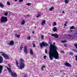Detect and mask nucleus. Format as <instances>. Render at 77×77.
<instances>
[{"label":"nucleus","mask_w":77,"mask_h":77,"mask_svg":"<svg viewBox=\"0 0 77 77\" xmlns=\"http://www.w3.org/2000/svg\"><path fill=\"white\" fill-rule=\"evenodd\" d=\"M62 70H60V72H62Z\"/></svg>","instance_id":"nucleus-52"},{"label":"nucleus","mask_w":77,"mask_h":77,"mask_svg":"<svg viewBox=\"0 0 77 77\" xmlns=\"http://www.w3.org/2000/svg\"><path fill=\"white\" fill-rule=\"evenodd\" d=\"M61 53H64V51H61Z\"/></svg>","instance_id":"nucleus-45"},{"label":"nucleus","mask_w":77,"mask_h":77,"mask_svg":"<svg viewBox=\"0 0 77 77\" xmlns=\"http://www.w3.org/2000/svg\"><path fill=\"white\" fill-rule=\"evenodd\" d=\"M56 22H54L53 24V25L56 26Z\"/></svg>","instance_id":"nucleus-41"},{"label":"nucleus","mask_w":77,"mask_h":77,"mask_svg":"<svg viewBox=\"0 0 77 77\" xmlns=\"http://www.w3.org/2000/svg\"><path fill=\"white\" fill-rule=\"evenodd\" d=\"M75 35H76V33H75Z\"/></svg>","instance_id":"nucleus-57"},{"label":"nucleus","mask_w":77,"mask_h":77,"mask_svg":"<svg viewBox=\"0 0 77 77\" xmlns=\"http://www.w3.org/2000/svg\"><path fill=\"white\" fill-rule=\"evenodd\" d=\"M67 42V41L65 40V41H61V42H62V43H63L64 42Z\"/></svg>","instance_id":"nucleus-28"},{"label":"nucleus","mask_w":77,"mask_h":77,"mask_svg":"<svg viewBox=\"0 0 77 77\" xmlns=\"http://www.w3.org/2000/svg\"><path fill=\"white\" fill-rule=\"evenodd\" d=\"M45 22H46L45 20H43L42 23V26H44V24H45Z\"/></svg>","instance_id":"nucleus-13"},{"label":"nucleus","mask_w":77,"mask_h":77,"mask_svg":"<svg viewBox=\"0 0 77 77\" xmlns=\"http://www.w3.org/2000/svg\"><path fill=\"white\" fill-rule=\"evenodd\" d=\"M2 71H3V66L0 65V74H2Z\"/></svg>","instance_id":"nucleus-11"},{"label":"nucleus","mask_w":77,"mask_h":77,"mask_svg":"<svg viewBox=\"0 0 77 77\" xmlns=\"http://www.w3.org/2000/svg\"><path fill=\"white\" fill-rule=\"evenodd\" d=\"M40 45L41 48H43V47H47L48 45L46 43H45L44 42H43L42 43H41L40 44Z\"/></svg>","instance_id":"nucleus-5"},{"label":"nucleus","mask_w":77,"mask_h":77,"mask_svg":"<svg viewBox=\"0 0 77 77\" xmlns=\"http://www.w3.org/2000/svg\"><path fill=\"white\" fill-rule=\"evenodd\" d=\"M20 66H18V64H19L18 62L16 60L17 66V67H18L20 69H23V68H24V66H25V64L24 63V60H23V59L22 58L20 59Z\"/></svg>","instance_id":"nucleus-2"},{"label":"nucleus","mask_w":77,"mask_h":77,"mask_svg":"<svg viewBox=\"0 0 77 77\" xmlns=\"http://www.w3.org/2000/svg\"><path fill=\"white\" fill-rule=\"evenodd\" d=\"M41 69L42 70V71H43V70H44V68H43V67H42L41 68Z\"/></svg>","instance_id":"nucleus-46"},{"label":"nucleus","mask_w":77,"mask_h":77,"mask_svg":"<svg viewBox=\"0 0 77 77\" xmlns=\"http://www.w3.org/2000/svg\"><path fill=\"white\" fill-rule=\"evenodd\" d=\"M16 37L19 38L20 37V35H17V36Z\"/></svg>","instance_id":"nucleus-42"},{"label":"nucleus","mask_w":77,"mask_h":77,"mask_svg":"<svg viewBox=\"0 0 77 77\" xmlns=\"http://www.w3.org/2000/svg\"><path fill=\"white\" fill-rule=\"evenodd\" d=\"M21 25H23L25 24V21L24 20H23L22 21L21 23Z\"/></svg>","instance_id":"nucleus-19"},{"label":"nucleus","mask_w":77,"mask_h":77,"mask_svg":"<svg viewBox=\"0 0 77 77\" xmlns=\"http://www.w3.org/2000/svg\"><path fill=\"white\" fill-rule=\"evenodd\" d=\"M41 38L42 39H44V35H42Z\"/></svg>","instance_id":"nucleus-35"},{"label":"nucleus","mask_w":77,"mask_h":77,"mask_svg":"<svg viewBox=\"0 0 77 77\" xmlns=\"http://www.w3.org/2000/svg\"><path fill=\"white\" fill-rule=\"evenodd\" d=\"M8 14V13L7 12H5V13L4 14V15L5 16H7Z\"/></svg>","instance_id":"nucleus-23"},{"label":"nucleus","mask_w":77,"mask_h":77,"mask_svg":"<svg viewBox=\"0 0 77 77\" xmlns=\"http://www.w3.org/2000/svg\"><path fill=\"white\" fill-rule=\"evenodd\" d=\"M45 53H46V54H47V53H48L47 50V49H46L45 50Z\"/></svg>","instance_id":"nucleus-32"},{"label":"nucleus","mask_w":77,"mask_h":77,"mask_svg":"<svg viewBox=\"0 0 77 77\" xmlns=\"http://www.w3.org/2000/svg\"><path fill=\"white\" fill-rule=\"evenodd\" d=\"M63 13H65V12L64 11H62V13L63 14Z\"/></svg>","instance_id":"nucleus-51"},{"label":"nucleus","mask_w":77,"mask_h":77,"mask_svg":"<svg viewBox=\"0 0 77 77\" xmlns=\"http://www.w3.org/2000/svg\"><path fill=\"white\" fill-rule=\"evenodd\" d=\"M7 4L9 6L11 5V3H10V2H9L8 1L7 2Z\"/></svg>","instance_id":"nucleus-26"},{"label":"nucleus","mask_w":77,"mask_h":77,"mask_svg":"<svg viewBox=\"0 0 77 77\" xmlns=\"http://www.w3.org/2000/svg\"><path fill=\"white\" fill-rule=\"evenodd\" d=\"M17 35H17V32H16L14 34L15 36V37H17Z\"/></svg>","instance_id":"nucleus-30"},{"label":"nucleus","mask_w":77,"mask_h":77,"mask_svg":"<svg viewBox=\"0 0 77 77\" xmlns=\"http://www.w3.org/2000/svg\"><path fill=\"white\" fill-rule=\"evenodd\" d=\"M23 2V0H19V2Z\"/></svg>","instance_id":"nucleus-38"},{"label":"nucleus","mask_w":77,"mask_h":77,"mask_svg":"<svg viewBox=\"0 0 77 77\" xmlns=\"http://www.w3.org/2000/svg\"><path fill=\"white\" fill-rule=\"evenodd\" d=\"M65 26H66V24L65 23L64 24Z\"/></svg>","instance_id":"nucleus-50"},{"label":"nucleus","mask_w":77,"mask_h":77,"mask_svg":"<svg viewBox=\"0 0 77 77\" xmlns=\"http://www.w3.org/2000/svg\"><path fill=\"white\" fill-rule=\"evenodd\" d=\"M18 0H15V2H17Z\"/></svg>","instance_id":"nucleus-53"},{"label":"nucleus","mask_w":77,"mask_h":77,"mask_svg":"<svg viewBox=\"0 0 77 77\" xmlns=\"http://www.w3.org/2000/svg\"><path fill=\"white\" fill-rule=\"evenodd\" d=\"M3 57L0 56V63H3Z\"/></svg>","instance_id":"nucleus-12"},{"label":"nucleus","mask_w":77,"mask_h":77,"mask_svg":"<svg viewBox=\"0 0 77 77\" xmlns=\"http://www.w3.org/2000/svg\"><path fill=\"white\" fill-rule=\"evenodd\" d=\"M54 9V7H53V6H51V8L49 9V10L51 11H53V10Z\"/></svg>","instance_id":"nucleus-15"},{"label":"nucleus","mask_w":77,"mask_h":77,"mask_svg":"<svg viewBox=\"0 0 77 77\" xmlns=\"http://www.w3.org/2000/svg\"><path fill=\"white\" fill-rule=\"evenodd\" d=\"M42 68H45V66H42Z\"/></svg>","instance_id":"nucleus-44"},{"label":"nucleus","mask_w":77,"mask_h":77,"mask_svg":"<svg viewBox=\"0 0 77 77\" xmlns=\"http://www.w3.org/2000/svg\"><path fill=\"white\" fill-rule=\"evenodd\" d=\"M68 23V22H65V24H67Z\"/></svg>","instance_id":"nucleus-47"},{"label":"nucleus","mask_w":77,"mask_h":77,"mask_svg":"<svg viewBox=\"0 0 77 77\" xmlns=\"http://www.w3.org/2000/svg\"><path fill=\"white\" fill-rule=\"evenodd\" d=\"M75 59L76 61L77 62V55H76L75 57Z\"/></svg>","instance_id":"nucleus-36"},{"label":"nucleus","mask_w":77,"mask_h":77,"mask_svg":"<svg viewBox=\"0 0 77 77\" xmlns=\"http://www.w3.org/2000/svg\"><path fill=\"white\" fill-rule=\"evenodd\" d=\"M53 30L54 32H57V28H56V27H54L53 28Z\"/></svg>","instance_id":"nucleus-18"},{"label":"nucleus","mask_w":77,"mask_h":77,"mask_svg":"<svg viewBox=\"0 0 77 77\" xmlns=\"http://www.w3.org/2000/svg\"><path fill=\"white\" fill-rule=\"evenodd\" d=\"M57 47L55 45V43L50 45L49 47V56L50 60H53V58L54 57L55 59H59V54L57 51Z\"/></svg>","instance_id":"nucleus-1"},{"label":"nucleus","mask_w":77,"mask_h":77,"mask_svg":"<svg viewBox=\"0 0 77 77\" xmlns=\"http://www.w3.org/2000/svg\"><path fill=\"white\" fill-rule=\"evenodd\" d=\"M46 57H47V56H45L43 57V58L44 59H46Z\"/></svg>","instance_id":"nucleus-33"},{"label":"nucleus","mask_w":77,"mask_h":77,"mask_svg":"<svg viewBox=\"0 0 77 77\" xmlns=\"http://www.w3.org/2000/svg\"><path fill=\"white\" fill-rule=\"evenodd\" d=\"M3 56L6 59H9V56L7 54H5V53H3L2 54Z\"/></svg>","instance_id":"nucleus-6"},{"label":"nucleus","mask_w":77,"mask_h":77,"mask_svg":"<svg viewBox=\"0 0 77 77\" xmlns=\"http://www.w3.org/2000/svg\"><path fill=\"white\" fill-rule=\"evenodd\" d=\"M28 39H29V40H30V36H29L27 38Z\"/></svg>","instance_id":"nucleus-40"},{"label":"nucleus","mask_w":77,"mask_h":77,"mask_svg":"<svg viewBox=\"0 0 77 77\" xmlns=\"http://www.w3.org/2000/svg\"><path fill=\"white\" fill-rule=\"evenodd\" d=\"M65 66H68V67H71V65L69 63L66 62L65 64Z\"/></svg>","instance_id":"nucleus-8"},{"label":"nucleus","mask_w":77,"mask_h":77,"mask_svg":"<svg viewBox=\"0 0 77 77\" xmlns=\"http://www.w3.org/2000/svg\"><path fill=\"white\" fill-rule=\"evenodd\" d=\"M51 35L52 36H54V38H59V35L57 34H51Z\"/></svg>","instance_id":"nucleus-7"},{"label":"nucleus","mask_w":77,"mask_h":77,"mask_svg":"<svg viewBox=\"0 0 77 77\" xmlns=\"http://www.w3.org/2000/svg\"><path fill=\"white\" fill-rule=\"evenodd\" d=\"M23 51L25 53H26V54H27V49L26 46H25Z\"/></svg>","instance_id":"nucleus-9"},{"label":"nucleus","mask_w":77,"mask_h":77,"mask_svg":"<svg viewBox=\"0 0 77 77\" xmlns=\"http://www.w3.org/2000/svg\"><path fill=\"white\" fill-rule=\"evenodd\" d=\"M26 16H27V17H29V14H28V15H26Z\"/></svg>","instance_id":"nucleus-48"},{"label":"nucleus","mask_w":77,"mask_h":77,"mask_svg":"<svg viewBox=\"0 0 77 77\" xmlns=\"http://www.w3.org/2000/svg\"><path fill=\"white\" fill-rule=\"evenodd\" d=\"M27 74H25L24 75V77H27Z\"/></svg>","instance_id":"nucleus-37"},{"label":"nucleus","mask_w":77,"mask_h":77,"mask_svg":"<svg viewBox=\"0 0 77 77\" xmlns=\"http://www.w3.org/2000/svg\"><path fill=\"white\" fill-rule=\"evenodd\" d=\"M23 48V45H21V46L20 47V51L22 50V48Z\"/></svg>","instance_id":"nucleus-20"},{"label":"nucleus","mask_w":77,"mask_h":77,"mask_svg":"<svg viewBox=\"0 0 77 77\" xmlns=\"http://www.w3.org/2000/svg\"><path fill=\"white\" fill-rule=\"evenodd\" d=\"M8 66L9 68L6 66H5V67L8 69V72L9 73H11V75L13 76V77H17V75L16 74V73L12 72V70L11 69V65L9 64H8Z\"/></svg>","instance_id":"nucleus-3"},{"label":"nucleus","mask_w":77,"mask_h":77,"mask_svg":"<svg viewBox=\"0 0 77 77\" xmlns=\"http://www.w3.org/2000/svg\"><path fill=\"white\" fill-rule=\"evenodd\" d=\"M75 37H77V35H75Z\"/></svg>","instance_id":"nucleus-54"},{"label":"nucleus","mask_w":77,"mask_h":77,"mask_svg":"<svg viewBox=\"0 0 77 77\" xmlns=\"http://www.w3.org/2000/svg\"><path fill=\"white\" fill-rule=\"evenodd\" d=\"M26 5H27L28 6H31V3H28L26 4Z\"/></svg>","instance_id":"nucleus-27"},{"label":"nucleus","mask_w":77,"mask_h":77,"mask_svg":"<svg viewBox=\"0 0 77 77\" xmlns=\"http://www.w3.org/2000/svg\"><path fill=\"white\" fill-rule=\"evenodd\" d=\"M64 47H67V45H66V44H64Z\"/></svg>","instance_id":"nucleus-34"},{"label":"nucleus","mask_w":77,"mask_h":77,"mask_svg":"<svg viewBox=\"0 0 77 77\" xmlns=\"http://www.w3.org/2000/svg\"><path fill=\"white\" fill-rule=\"evenodd\" d=\"M1 23H6L8 21V18L5 17H2L1 18Z\"/></svg>","instance_id":"nucleus-4"},{"label":"nucleus","mask_w":77,"mask_h":77,"mask_svg":"<svg viewBox=\"0 0 77 77\" xmlns=\"http://www.w3.org/2000/svg\"><path fill=\"white\" fill-rule=\"evenodd\" d=\"M76 12H77V11H76Z\"/></svg>","instance_id":"nucleus-56"},{"label":"nucleus","mask_w":77,"mask_h":77,"mask_svg":"<svg viewBox=\"0 0 77 77\" xmlns=\"http://www.w3.org/2000/svg\"><path fill=\"white\" fill-rule=\"evenodd\" d=\"M9 44L10 45H14V42L13 40L11 41L9 43Z\"/></svg>","instance_id":"nucleus-10"},{"label":"nucleus","mask_w":77,"mask_h":77,"mask_svg":"<svg viewBox=\"0 0 77 77\" xmlns=\"http://www.w3.org/2000/svg\"><path fill=\"white\" fill-rule=\"evenodd\" d=\"M39 16H40V14H38L36 16V18H39Z\"/></svg>","instance_id":"nucleus-25"},{"label":"nucleus","mask_w":77,"mask_h":77,"mask_svg":"<svg viewBox=\"0 0 77 77\" xmlns=\"http://www.w3.org/2000/svg\"><path fill=\"white\" fill-rule=\"evenodd\" d=\"M74 54V53L73 52H69V55H70L71 56H72Z\"/></svg>","instance_id":"nucleus-21"},{"label":"nucleus","mask_w":77,"mask_h":77,"mask_svg":"<svg viewBox=\"0 0 77 77\" xmlns=\"http://www.w3.org/2000/svg\"><path fill=\"white\" fill-rule=\"evenodd\" d=\"M68 36H69V37H71V36H72V35H68Z\"/></svg>","instance_id":"nucleus-43"},{"label":"nucleus","mask_w":77,"mask_h":77,"mask_svg":"<svg viewBox=\"0 0 77 77\" xmlns=\"http://www.w3.org/2000/svg\"><path fill=\"white\" fill-rule=\"evenodd\" d=\"M3 53H5L3 52H0V54H1V55H2V56H3V55L2 54H3Z\"/></svg>","instance_id":"nucleus-39"},{"label":"nucleus","mask_w":77,"mask_h":77,"mask_svg":"<svg viewBox=\"0 0 77 77\" xmlns=\"http://www.w3.org/2000/svg\"><path fill=\"white\" fill-rule=\"evenodd\" d=\"M49 44H50V46L51 44H52V43H51V40H49Z\"/></svg>","instance_id":"nucleus-29"},{"label":"nucleus","mask_w":77,"mask_h":77,"mask_svg":"<svg viewBox=\"0 0 77 77\" xmlns=\"http://www.w3.org/2000/svg\"><path fill=\"white\" fill-rule=\"evenodd\" d=\"M35 29H36V26H35Z\"/></svg>","instance_id":"nucleus-55"},{"label":"nucleus","mask_w":77,"mask_h":77,"mask_svg":"<svg viewBox=\"0 0 77 77\" xmlns=\"http://www.w3.org/2000/svg\"><path fill=\"white\" fill-rule=\"evenodd\" d=\"M33 42L32 43V44H33L32 46L33 47H36V45H35V41H33Z\"/></svg>","instance_id":"nucleus-16"},{"label":"nucleus","mask_w":77,"mask_h":77,"mask_svg":"<svg viewBox=\"0 0 77 77\" xmlns=\"http://www.w3.org/2000/svg\"><path fill=\"white\" fill-rule=\"evenodd\" d=\"M75 27H74V26H72V27H70V29H75Z\"/></svg>","instance_id":"nucleus-24"},{"label":"nucleus","mask_w":77,"mask_h":77,"mask_svg":"<svg viewBox=\"0 0 77 77\" xmlns=\"http://www.w3.org/2000/svg\"><path fill=\"white\" fill-rule=\"evenodd\" d=\"M32 33H33V34H34V33H35V32H32Z\"/></svg>","instance_id":"nucleus-49"},{"label":"nucleus","mask_w":77,"mask_h":77,"mask_svg":"<svg viewBox=\"0 0 77 77\" xmlns=\"http://www.w3.org/2000/svg\"><path fill=\"white\" fill-rule=\"evenodd\" d=\"M74 46L76 48H77V43L76 44H75Z\"/></svg>","instance_id":"nucleus-31"},{"label":"nucleus","mask_w":77,"mask_h":77,"mask_svg":"<svg viewBox=\"0 0 77 77\" xmlns=\"http://www.w3.org/2000/svg\"><path fill=\"white\" fill-rule=\"evenodd\" d=\"M0 6L3 8L4 7V5L2 3L0 2Z\"/></svg>","instance_id":"nucleus-17"},{"label":"nucleus","mask_w":77,"mask_h":77,"mask_svg":"<svg viewBox=\"0 0 77 77\" xmlns=\"http://www.w3.org/2000/svg\"><path fill=\"white\" fill-rule=\"evenodd\" d=\"M30 53L31 55H33V51H32V49H30Z\"/></svg>","instance_id":"nucleus-14"},{"label":"nucleus","mask_w":77,"mask_h":77,"mask_svg":"<svg viewBox=\"0 0 77 77\" xmlns=\"http://www.w3.org/2000/svg\"><path fill=\"white\" fill-rule=\"evenodd\" d=\"M68 0H65L64 2L65 3L67 4L68 3Z\"/></svg>","instance_id":"nucleus-22"}]
</instances>
